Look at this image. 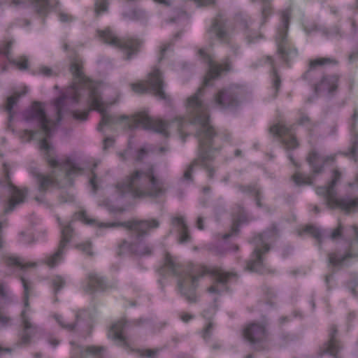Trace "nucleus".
Returning <instances> with one entry per match:
<instances>
[{
  "mask_svg": "<svg viewBox=\"0 0 358 358\" xmlns=\"http://www.w3.org/2000/svg\"><path fill=\"white\" fill-rule=\"evenodd\" d=\"M214 102L220 109L236 107L238 105L237 89L230 86L219 90L214 96Z\"/></svg>",
  "mask_w": 358,
  "mask_h": 358,
  "instance_id": "16",
  "label": "nucleus"
},
{
  "mask_svg": "<svg viewBox=\"0 0 358 358\" xmlns=\"http://www.w3.org/2000/svg\"><path fill=\"white\" fill-rule=\"evenodd\" d=\"M12 63L15 64L20 70H27L28 69V59L26 57H22L19 60H12Z\"/></svg>",
  "mask_w": 358,
  "mask_h": 358,
  "instance_id": "45",
  "label": "nucleus"
},
{
  "mask_svg": "<svg viewBox=\"0 0 358 358\" xmlns=\"http://www.w3.org/2000/svg\"><path fill=\"white\" fill-rule=\"evenodd\" d=\"M19 96H20L19 94H15L11 96L8 97L7 99L6 110H7V112L9 114V120L10 121L13 118V112H12L13 108L17 103Z\"/></svg>",
  "mask_w": 358,
  "mask_h": 358,
  "instance_id": "37",
  "label": "nucleus"
},
{
  "mask_svg": "<svg viewBox=\"0 0 358 358\" xmlns=\"http://www.w3.org/2000/svg\"><path fill=\"white\" fill-rule=\"evenodd\" d=\"M115 188L120 196L131 193L134 197H159L166 193L164 182L159 178L153 164L132 171Z\"/></svg>",
  "mask_w": 358,
  "mask_h": 358,
  "instance_id": "2",
  "label": "nucleus"
},
{
  "mask_svg": "<svg viewBox=\"0 0 358 358\" xmlns=\"http://www.w3.org/2000/svg\"><path fill=\"white\" fill-rule=\"evenodd\" d=\"M65 285V280L61 276H56L52 279V286L55 293L57 294Z\"/></svg>",
  "mask_w": 358,
  "mask_h": 358,
  "instance_id": "42",
  "label": "nucleus"
},
{
  "mask_svg": "<svg viewBox=\"0 0 358 358\" xmlns=\"http://www.w3.org/2000/svg\"><path fill=\"white\" fill-rule=\"evenodd\" d=\"M215 324L213 322H208L207 325L205 327V328L202 331V338L208 341L213 334V331L214 329Z\"/></svg>",
  "mask_w": 358,
  "mask_h": 358,
  "instance_id": "41",
  "label": "nucleus"
},
{
  "mask_svg": "<svg viewBox=\"0 0 358 358\" xmlns=\"http://www.w3.org/2000/svg\"><path fill=\"white\" fill-rule=\"evenodd\" d=\"M59 16V20L63 22H71L73 20V17L71 15L64 13H60Z\"/></svg>",
  "mask_w": 358,
  "mask_h": 358,
  "instance_id": "56",
  "label": "nucleus"
},
{
  "mask_svg": "<svg viewBox=\"0 0 358 358\" xmlns=\"http://www.w3.org/2000/svg\"><path fill=\"white\" fill-rule=\"evenodd\" d=\"M341 173L338 170H334L332 180L328 186L317 187L316 192L318 195L324 197L326 203L329 208H339L346 214H349L355 212L358 208V198L352 199L348 196L337 198L335 186L341 179Z\"/></svg>",
  "mask_w": 358,
  "mask_h": 358,
  "instance_id": "5",
  "label": "nucleus"
},
{
  "mask_svg": "<svg viewBox=\"0 0 358 358\" xmlns=\"http://www.w3.org/2000/svg\"><path fill=\"white\" fill-rule=\"evenodd\" d=\"M310 122V119L307 115H302L298 120V124L301 125H306Z\"/></svg>",
  "mask_w": 358,
  "mask_h": 358,
  "instance_id": "63",
  "label": "nucleus"
},
{
  "mask_svg": "<svg viewBox=\"0 0 358 358\" xmlns=\"http://www.w3.org/2000/svg\"><path fill=\"white\" fill-rule=\"evenodd\" d=\"M208 32L213 34L221 43L229 44L231 34L227 27V19L223 13H219L212 20Z\"/></svg>",
  "mask_w": 358,
  "mask_h": 358,
  "instance_id": "15",
  "label": "nucleus"
},
{
  "mask_svg": "<svg viewBox=\"0 0 358 358\" xmlns=\"http://www.w3.org/2000/svg\"><path fill=\"white\" fill-rule=\"evenodd\" d=\"M6 264L8 266H17L21 268H26L27 267L33 266L34 264H24L23 261L19 258L15 257H9L6 259Z\"/></svg>",
  "mask_w": 358,
  "mask_h": 358,
  "instance_id": "35",
  "label": "nucleus"
},
{
  "mask_svg": "<svg viewBox=\"0 0 358 358\" xmlns=\"http://www.w3.org/2000/svg\"><path fill=\"white\" fill-rule=\"evenodd\" d=\"M79 217L83 222H85L87 224H92L96 222V220H94L88 219L87 214L84 210L80 211Z\"/></svg>",
  "mask_w": 358,
  "mask_h": 358,
  "instance_id": "53",
  "label": "nucleus"
},
{
  "mask_svg": "<svg viewBox=\"0 0 358 358\" xmlns=\"http://www.w3.org/2000/svg\"><path fill=\"white\" fill-rule=\"evenodd\" d=\"M136 352L141 357H147V358H155L158 355L159 352H160V349L155 348V349L137 350Z\"/></svg>",
  "mask_w": 358,
  "mask_h": 358,
  "instance_id": "39",
  "label": "nucleus"
},
{
  "mask_svg": "<svg viewBox=\"0 0 358 358\" xmlns=\"http://www.w3.org/2000/svg\"><path fill=\"white\" fill-rule=\"evenodd\" d=\"M338 62L331 57H318L315 59H312L309 62L308 70L303 76V79H307L309 72L317 66H322L325 65H337Z\"/></svg>",
  "mask_w": 358,
  "mask_h": 358,
  "instance_id": "28",
  "label": "nucleus"
},
{
  "mask_svg": "<svg viewBox=\"0 0 358 358\" xmlns=\"http://www.w3.org/2000/svg\"><path fill=\"white\" fill-rule=\"evenodd\" d=\"M95 6V11L97 15H99L101 12L106 11L108 9L107 0H96Z\"/></svg>",
  "mask_w": 358,
  "mask_h": 358,
  "instance_id": "44",
  "label": "nucleus"
},
{
  "mask_svg": "<svg viewBox=\"0 0 358 358\" xmlns=\"http://www.w3.org/2000/svg\"><path fill=\"white\" fill-rule=\"evenodd\" d=\"M3 172L6 185L10 189V199H8L4 209L5 213H8L13 211L17 205L22 203L24 201L28 193V189L27 188L18 189L12 184L10 178L9 169L6 164H3Z\"/></svg>",
  "mask_w": 358,
  "mask_h": 358,
  "instance_id": "13",
  "label": "nucleus"
},
{
  "mask_svg": "<svg viewBox=\"0 0 358 358\" xmlns=\"http://www.w3.org/2000/svg\"><path fill=\"white\" fill-rule=\"evenodd\" d=\"M339 76L338 75H324L320 83L315 85V92H327L329 94L334 93L338 87Z\"/></svg>",
  "mask_w": 358,
  "mask_h": 358,
  "instance_id": "22",
  "label": "nucleus"
},
{
  "mask_svg": "<svg viewBox=\"0 0 358 358\" xmlns=\"http://www.w3.org/2000/svg\"><path fill=\"white\" fill-rule=\"evenodd\" d=\"M149 321L150 320L148 319L140 318L133 320L132 324L134 326H141L145 323H148Z\"/></svg>",
  "mask_w": 358,
  "mask_h": 358,
  "instance_id": "61",
  "label": "nucleus"
},
{
  "mask_svg": "<svg viewBox=\"0 0 358 358\" xmlns=\"http://www.w3.org/2000/svg\"><path fill=\"white\" fill-rule=\"evenodd\" d=\"M269 132L280 139L286 150H293L299 147V143L292 133V127L282 122L273 124L269 128Z\"/></svg>",
  "mask_w": 358,
  "mask_h": 358,
  "instance_id": "14",
  "label": "nucleus"
},
{
  "mask_svg": "<svg viewBox=\"0 0 358 358\" xmlns=\"http://www.w3.org/2000/svg\"><path fill=\"white\" fill-rule=\"evenodd\" d=\"M194 1L197 6H209L215 3V0H194Z\"/></svg>",
  "mask_w": 358,
  "mask_h": 358,
  "instance_id": "58",
  "label": "nucleus"
},
{
  "mask_svg": "<svg viewBox=\"0 0 358 358\" xmlns=\"http://www.w3.org/2000/svg\"><path fill=\"white\" fill-rule=\"evenodd\" d=\"M38 73L45 76H51L53 75L52 69L45 66L39 67L38 69Z\"/></svg>",
  "mask_w": 358,
  "mask_h": 358,
  "instance_id": "51",
  "label": "nucleus"
},
{
  "mask_svg": "<svg viewBox=\"0 0 358 358\" xmlns=\"http://www.w3.org/2000/svg\"><path fill=\"white\" fill-rule=\"evenodd\" d=\"M21 320L24 326V333L21 337V342L24 344H27L30 341L31 336L27 332V330L31 329L33 326L29 321L25 310H22L21 313Z\"/></svg>",
  "mask_w": 358,
  "mask_h": 358,
  "instance_id": "30",
  "label": "nucleus"
},
{
  "mask_svg": "<svg viewBox=\"0 0 358 358\" xmlns=\"http://www.w3.org/2000/svg\"><path fill=\"white\" fill-rule=\"evenodd\" d=\"M109 287L103 277L95 273H90L87 275L86 283L83 286V290L92 294L96 291H106Z\"/></svg>",
  "mask_w": 358,
  "mask_h": 358,
  "instance_id": "19",
  "label": "nucleus"
},
{
  "mask_svg": "<svg viewBox=\"0 0 358 358\" xmlns=\"http://www.w3.org/2000/svg\"><path fill=\"white\" fill-rule=\"evenodd\" d=\"M78 248L90 256L93 255L92 252V243L90 242L81 243L78 245Z\"/></svg>",
  "mask_w": 358,
  "mask_h": 358,
  "instance_id": "48",
  "label": "nucleus"
},
{
  "mask_svg": "<svg viewBox=\"0 0 358 358\" xmlns=\"http://www.w3.org/2000/svg\"><path fill=\"white\" fill-rule=\"evenodd\" d=\"M126 327V320H120L117 321L110 327L108 336L109 338L114 341L116 345L127 350L130 348V345L128 338L124 334V330Z\"/></svg>",
  "mask_w": 358,
  "mask_h": 358,
  "instance_id": "17",
  "label": "nucleus"
},
{
  "mask_svg": "<svg viewBox=\"0 0 358 358\" xmlns=\"http://www.w3.org/2000/svg\"><path fill=\"white\" fill-rule=\"evenodd\" d=\"M10 321V318L6 315H3L1 312H0V324L2 325V326H6L7 325L9 322Z\"/></svg>",
  "mask_w": 358,
  "mask_h": 358,
  "instance_id": "59",
  "label": "nucleus"
},
{
  "mask_svg": "<svg viewBox=\"0 0 358 358\" xmlns=\"http://www.w3.org/2000/svg\"><path fill=\"white\" fill-rule=\"evenodd\" d=\"M337 333L338 329L336 326L334 324L331 325L329 332V341L326 343L325 348V352L329 353L334 357H337V353L341 349L338 341L336 339Z\"/></svg>",
  "mask_w": 358,
  "mask_h": 358,
  "instance_id": "24",
  "label": "nucleus"
},
{
  "mask_svg": "<svg viewBox=\"0 0 358 358\" xmlns=\"http://www.w3.org/2000/svg\"><path fill=\"white\" fill-rule=\"evenodd\" d=\"M263 239V234H259L254 238L255 248L250 259L246 262L245 270L260 273L265 272L263 255L269 251L270 247L264 243Z\"/></svg>",
  "mask_w": 358,
  "mask_h": 358,
  "instance_id": "12",
  "label": "nucleus"
},
{
  "mask_svg": "<svg viewBox=\"0 0 358 358\" xmlns=\"http://www.w3.org/2000/svg\"><path fill=\"white\" fill-rule=\"evenodd\" d=\"M164 268L179 278L178 286L181 294L185 297L186 300L189 303H195L196 301L195 289L197 287V281L205 275L206 269L192 268L190 270L185 271L177 259L168 252L165 255Z\"/></svg>",
  "mask_w": 358,
  "mask_h": 358,
  "instance_id": "4",
  "label": "nucleus"
},
{
  "mask_svg": "<svg viewBox=\"0 0 358 358\" xmlns=\"http://www.w3.org/2000/svg\"><path fill=\"white\" fill-rule=\"evenodd\" d=\"M189 108L196 110L199 113L192 114L194 115L191 124L199 125L196 131V136L199 139V159L200 165L206 169L208 178L210 180L213 179L215 174V169L208 164L212 162L215 157L212 155L211 145H213V138L215 135L212 127L209 124V115L206 108L198 96H194L189 99Z\"/></svg>",
  "mask_w": 358,
  "mask_h": 358,
  "instance_id": "3",
  "label": "nucleus"
},
{
  "mask_svg": "<svg viewBox=\"0 0 358 358\" xmlns=\"http://www.w3.org/2000/svg\"><path fill=\"white\" fill-rule=\"evenodd\" d=\"M200 164L199 157L196 159H194L188 166L187 170L185 171L183 174V178L187 180L192 181V173L194 171V169L195 166Z\"/></svg>",
  "mask_w": 358,
  "mask_h": 358,
  "instance_id": "36",
  "label": "nucleus"
},
{
  "mask_svg": "<svg viewBox=\"0 0 358 358\" xmlns=\"http://www.w3.org/2000/svg\"><path fill=\"white\" fill-rule=\"evenodd\" d=\"M237 23L245 31L246 39L249 43H255L263 37L262 34L250 29L253 20L247 15L238 14L236 16Z\"/></svg>",
  "mask_w": 358,
  "mask_h": 358,
  "instance_id": "20",
  "label": "nucleus"
},
{
  "mask_svg": "<svg viewBox=\"0 0 358 358\" xmlns=\"http://www.w3.org/2000/svg\"><path fill=\"white\" fill-rule=\"evenodd\" d=\"M13 45L12 41H8L4 46L3 50V55L10 60V49Z\"/></svg>",
  "mask_w": 358,
  "mask_h": 358,
  "instance_id": "57",
  "label": "nucleus"
},
{
  "mask_svg": "<svg viewBox=\"0 0 358 358\" xmlns=\"http://www.w3.org/2000/svg\"><path fill=\"white\" fill-rule=\"evenodd\" d=\"M290 11L284 10L281 15V25L278 28L276 42L278 45V52L282 59L285 62H289L292 57L297 54L296 49L289 50L287 43V32L289 27Z\"/></svg>",
  "mask_w": 358,
  "mask_h": 358,
  "instance_id": "10",
  "label": "nucleus"
},
{
  "mask_svg": "<svg viewBox=\"0 0 358 358\" xmlns=\"http://www.w3.org/2000/svg\"><path fill=\"white\" fill-rule=\"evenodd\" d=\"M154 245L152 243L140 240L134 243L133 255L138 257L150 256L154 252Z\"/></svg>",
  "mask_w": 358,
  "mask_h": 358,
  "instance_id": "27",
  "label": "nucleus"
},
{
  "mask_svg": "<svg viewBox=\"0 0 358 358\" xmlns=\"http://www.w3.org/2000/svg\"><path fill=\"white\" fill-rule=\"evenodd\" d=\"M350 155L355 161L358 159V135L355 136V141L350 148Z\"/></svg>",
  "mask_w": 358,
  "mask_h": 358,
  "instance_id": "47",
  "label": "nucleus"
},
{
  "mask_svg": "<svg viewBox=\"0 0 358 358\" xmlns=\"http://www.w3.org/2000/svg\"><path fill=\"white\" fill-rule=\"evenodd\" d=\"M132 90L138 94L152 93L155 97L166 102L170 101V97L164 90L165 83L162 73L158 69H153L148 74L146 84L143 83L131 84Z\"/></svg>",
  "mask_w": 358,
  "mask_h": 358,
  "instance_id": "6",
  "label": "nucleus"
},
{
  "mask_svg": "<svg viewBox=\"0 0 358 358\" xmlns=\"http://www.w3.org/2000/svg\"><path fill=\"white\" fill-rule=\"evenodd\" d=\"M253 2L260 1L263 3L262 8V24H264L266 22V19L271 14V7L269 3V0H252Z\"/></svg>",
  "mask_w": 358,
  "mask_h": 358,
  "instance_id": "34",
  "label": "nucleus"
},
{
  "mask_svg": "<svg viewBox=\"0 0 358 358\" xmlns=\"http://www.w3.org/2000/svg\"><path fill=\"white\" fill-rule=\"evenodd\" d=\"M342 229H343L342 225H341V224H339L338 227L332 231V233L331 234V238L334 240V239L340 237L341 236Z\"/></svg>",
  "mask_w": 358,
  "mask_h": 358,
  "instance_id": "52",
  "label": "nucleus"
},
{
  "mask_svg": "<svg viewBox=\"0 0 358 358\" xmlns=\"http://www.w3.org/2000/svg\"><path fill=\"white\" fill-rule=\"evenodd\" d=\"M59 199L61 203L71 202L74 200V196L71 194L62 192Z\"/></svg>",
  "mask_w": 358,
  "mask_h": 358,
  "instance_id": "49",
  "label": "nucleus"
},
{
  "mask_svg": "<svg viewBox=\"0 0 358 358\" xmlns=\"http://www.w3.org/2000/svg\"><path fill=\"white\" fill-rule=\"evenodd\" d=\"M98 33L99 36L105 43L122 50L124 52L125 58L127 60L131 59L134 55L138 54L142 45V41L138 38L132 37L118 38L109 29L99 31Z\"/></svg>",
  "mask_w": 358,
  "mask_h": 358,
  "instance_id": "7",
  "label": "nucleus"
},
{
  "mask_svg": "<svg viewBox=\"0 0 358 358\" xmlns=\"http://www.w3.org/2000/svg\"><path fill=\"white\" fill-rule=\"evenodd\" d=\"M293 180L298 185H310L312 183L311 178L310 177L303 175L299 172H296L294 174Z\"/></svg>",
  "mask_w": 358,
  "mask_h": 358,
  "instance_id": "38",
  "label": "nucleus"
},
{
  "mask_svg": "<svg viewBox=\"0 0 358 358\" xmlns=\"http://www.w3.org/2000/svg\"><path fill=\"white\" fill-rule=\"evenodd\" d=\"M268 326L266 321H262L249 323L244 327L243 338L253 350L262 351L267 349L266 341L268 336Z\"/></svg>",
  "mask_w": 358,
  "mask_h": 358,
  "instance_id": "9",
  "label": "nucleus"
},
{
  "mask_svg": "<svg viewBox=\"0 0 358 358\" xmlns=\"http://www.w3.org/2000/svg\"><path fill=\"white\" fill-rule=\"evenodd\" d=\"M172 224L178 227L180 243H183L188 242L190 240V235L185 218L181 216L173 217Z\"/></svg>",
  "mask_w": 358,
  "mask_h": 358,
  "instance_id": "26",
  "label": "nucleus"
},
{
  "mask_svg": "<svg viewBox=\"0 0 358 358\" xmlns=\"http://www.w3.org/2000/svg\"><path fill=\"white\" fill-rule=\"evenodd\" d=\"M357 285H358V281H357V278H355L353 280L350 281L348 284V287L350 289V291L352 292V293L354 295L356 294L355 288L357 286Z\"/></svg>",
  "mask_w": 358,
  "mask_h": 358,
  "instance_id": "54",
  "label": "nucleus"
},
{
  "mask_svg": "<svg viewBox=\"0 0 358 358\" xmlns=\"http://www.w3.org/2000/svg\"><path fill=\"white\" fill-rule=\"evenodd\" d=\"M72 229L70 225L64 227L62 230V238L59 245L57 251L50 257L48 264L54 266L62 259L64 250L66 245L69 243L71 238Z\"/></svg>",
  "mask_w": 358,
  "mask_h": 358,
  "instance_id": "21",
  "label": "nucleus"
},
{
  "mask_svg": "<svg viewBox=\"0 0 358 358\" xmlns=\"http://www.w3.org/2000/svg\"><path fill=\"white\" fill-rule=\"evenodd\" d=\"M134 248V243H129L126 240H123L117 246V255L118 256H122L126 253H131L133 255Z\"/></svg>",
  "mask_w": 358,
  "mask_h": 358,
  "instance_id": "32",
  "label": "nucleus"
},
{
  "mask_svg": "<svg viewBox=\"0 0 358 358\" xmlns=\"http://www.w3.org/2000/svg\"><path fill=\"white\" fill-rule=\"evenodd\" d=\"M173 45L172 41L164 43L160 49V56L159 60L161 61L164 58L165 52L171 48Z\"/></svg>",
  "mask_w": 358,
  "mask_h": 358,
  "instance_id": "50",
  "label": "nucleus"
},
{
  "mask_svg": "<svg viewBox=\"0 0 358 358\" xmlns=\"http://www.w3.org/2000/svg\"><path fill=\"white\" fill-rule=\"evenodd\" d=\"M70 71L73 76V84L69 89L66 94H64L56 99L52 105V109L56 118H49L45 111L43 104L35 101L31 106L23 113V119L28 123H35L44 138L40 141V148L45 151V155L48 164L52 168H59V171L65 169L64 180L59 178L58 171L52 170L48 175L36 173L35 175L38 185V190L45 192L49 187L64 188L71 187L73 182L71 176L81 171V169L70 158L60 164L55 158V152L53 147L48 143L47 138L51 137L57 124L62 119V113L65 106V101L69 98L73 102H78L80 94V90L87 88L89 91L88 102L90 109L85 111L74 110L72 112L73 117L80 121L87 119L89 112L95 110L101 114V120L98 124V130L102 131L106 125L117 123L120 121L127 120V126L129 129H134L139 125L145 129H151L167 137L169 132V123L159 119H152L145 112H140L134 115L131 120L127 115L119 117L111 115L106 112L105 103L102 101L98 89L93 86L92 83L84 75L83 71V63L78 59H74L70 65Z\"/></svg>",
  "mask_w": 358,
  "mask_h": 358,
  "instance_id": "1",
  "label": "nucleus"
},
{
  "mask_svg": "<svg viewBox=\"0 0 358 358\" xmlns=\"http://www.w3.org/2000/svg\"><path fill=\"white\" fill-rule=\"evenodd\" d=\"M212 273L215 276L216 281L222 285L227 284L230 279L233 278H237V274L233 272H224L220 270H215Z\"/></svg>",
  "mask_w": 358,
  "mask_h": 358,
  "instance_id": "31",
  "label": "nucleus"
},
{
  "mask_svg": "<svg viewBox=\"0 0 358 358\" xmlns=\"http://www.w3.org/2000/svg\"><path fill=\"white\" fill-rule=\"evenodd\" d=\"M334 160V155H323L315 150H312L306 157L313 172L316 174L323 171L325 164L333 162Z\"/></svg>",
  "mask_w": 358,
  "mask_h": 358,
  "instance_id": "18",
  "label": "nucleus"
},
{
  "mask_svg": "<svg viewBox=\"0 0 358 358\" xmlns=\"http://www.w3.org/2000/svg\"><path fill=\"white\" fill-rule=\"evenodd\" d=\"M266 61L270 63L271 66H273V59L271 57H266ZM272 83L273 87L275 90L274 96H276L277 92L280 87L281 80L280 76L277 74V71L273 66H272Z\"/></svg>",
  "mask_w": 358,
  "mask_h": 358,
  "instance_id": "33",
  "label": "nucleus"
},
{
  "mask_svg": "<svg viewBox=\"0 0 358 358\" xmlns=\"http://www.w3.org/2000/svg\"><path fill=\"white\" fill-rule=\"evenodd\" d=\"M355 257V254L350 252H346L344 255H339L336 252L329 254V263L334 266H341L348 258Z\"/></svg>",
  "mask_w": 358,
  "mask_h": 358,
  "instance_id": "29",
  "label": "nucleus"
},
{
  "mask_svg": "<svg viewBox=\"0 0 358 358\" xmlns=\"http://www.w3.org/2000/svg\"><path fill=\"white\" fill-rule=\"evenodd\" d=\"M97 226L100 228L122 227L129 230L135 231L137 234V238H140L144 235H146L149 229L157 228L159 226V222L157 219H151L149 220H133L123 222H100L97 224Z\"/></svg>",
  "mask_w": 358,
  "mask_h": 358,
  "instance_id": "11",
  "label": "nucleus"
},
{
  "mask_svg": "<svg viewBox=\"0 0 358 358\" xmlns=\"http://www.w3.org/2000/svg\"><path fill=\"white\" fill-rule=\"evenodd\" d=\"M147 154V151L144 148H141L137 153L136 161H141Z\"/></svg>",
  "mask_w": 358,
  "mask_h": 358,
  "instance_id": "60",
  "label": "nucleus"
},
{
  "mask_svg": "<svg viewBox=\"0 0 358 358\" xmlns=\"http://www.w3.org/2000/svg\"><path fill=\"white\" fill-rule=\"evenodd\" d=\"M85 313V311H78L76 314L75 322H67L62 316L58 315H55V318L62 328L69 332H73L78 329L80 322L83 319Z\"/></svg>",
  "mask_w": 358,
  "mask_h": 358,
  "instance_id": "25",
  "label": "nucleus"
},
{
  "mask_svg": "<svg viewBox=\"0 0 358 358\" xmlns=\"http://www.w3.org/2000/svg\"><path fill=\"white\" fill-rule=\"evenodd\" d=\"M236 212L237 213H234L233 224L230 231L223 236V238L225 240L236 236L239 232L240 225L248 222V217L243 208L238 206Z\"/></svg>",
  "mask_w": 358,
  "mask_h": 358,
  "instance_id": "23",
  "label": "nucleus"
},
{
  "mask_svg": "<svg viewBox=\"0 0 358 358\" xmlns=\"http://www.w3.org/2000/svg\"><path fill=\"white\" fill-rule=\"evenodd\" d=\"M92 177L90 179V185H92V187L93 188L94 192H95L96 189H97L96 184V176L95 173H94L93 170L92 171Z\"/></svg>",
  "mask_w": 358,
  "mask_h": 358,
  "instance_id": "62",
  "label": "nucleus"
},
{
  "mask_svg": "<svg viewBox=\"0 0 358 358\" xmlns=\"http://www.w3.org/2000/svg\"><path fill=\"white\" fill-rule=\"evenodd\" d=\"M237 187L242 192L248 193L252 196L260 194L259 189L255 185H249L247 186L238 185Z\"/></svg>",
  "mask_w": 358,
  "mask_h": 358,
  "instance_id": "40",
  "label": "nucleus"
},
{
  "mask_svg": "<svg viewBox=\"0 0 358 358\" xmlns=\"http://www.w3.org/2000/svg\"><path fill=\"white\" fill-rule=\"evenodd\" d=\"M199 55L207 62L208 64V71L203 81V86L199 87L197 92L194 94L189 97L187 99V108L189 113L192 114H196L199 113L196 111V110H194L189 108V99L194 96H198V99L200 100L202 104L206 108V105L203 104L201 100L203 88L204 87L208 86L210 85V81L213 79L217 78L222 71H229L231 68V63L229 58L224 59L222 64H216L213 61L212 58L205 52L203 49H199Z\"/></svg>",
  "mask_w": 358,
  "mask_h": 358,
  "instance_id": "8",
  "label": "nucleus"
},
{
  "mask_svg": "<svg viewBox=\"0 0 358 358\" xmlns=\"http://www.w3.org/2000/svg\"><path fill=\"white\" fill-rule=\"evenodd\" d=\"M305 232L310 234L313 237L320 241L321 232L319 229L312 225L306 226L304 229Z\"/></svg>",
  "mask_w": 358,
  "mask_h": 358,
  "instance_id": "43",
  "label": "nucleus"
},
{
  "mask_svg": "<svg viewBox=\"0 0 358 358\" xmlns=\"http://www.w3.org/2000/svg\"><path fill=\"white\" fill-rule=\"evenodd\" d=\"M194 317V315L188 313H180V318L181 320H182L184 322H188L189 320L193 319Z\"/></svg>",
  "mask_w": 358,
  "mask_h": 358,
  "instance_id": "55",
  "label": "nucleus"
},
{
  "mask_svg": "<svg viewBox=\"0 0 358 358\" xmlns=\"http://www.w3.org/2000/svg\"><path fill=\"white\" fill-rule=\"evenodd\" d=\"M358 58V52H351L349 55H348V62L350 64H352Z\"/></svg>",
  "mask_w": 358,
  "mask_h": 358,
  "instance_id": "64",
  "label": "nucleus"
},
{
  "mask_svg": "<svg viewBox=\"0 0 358 358\" xmlns=\"http://www.w3.org/2000/svg\"><path fill=\"white\" fill-rule=\"evenodd\" d=\"M21 281L24 287V303L26 307L29 306V282L24 278H21Z\"/></svg>",
  "mask_w": 358,
  "mask_h": 358,
  "instance_id": "46",
  "label": "nucleus"
}]
</instances>
